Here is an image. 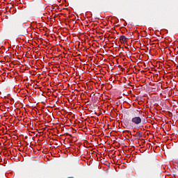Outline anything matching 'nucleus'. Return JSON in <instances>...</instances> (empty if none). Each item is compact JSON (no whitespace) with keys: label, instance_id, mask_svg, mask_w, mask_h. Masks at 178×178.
<instances>
[{"label":"nucleus","instance_id":"obj_1","mask_svg":"<svg viewBox=\"0 0 178 178\" xmlns=\"http://www.w3.org/2000/svg\"><path fill=\"white\" fill-rule=\"evenodd\" d=\"M131 122H132V123H134V124L138 126V125L141 124V122H143V120L140 117H134L131 119Z\"/></svg>","mask_w":178,"mask_h":178},{"label":"nucleus","instance_id":"obj_2","mask_svg":"<svg viewBox=\"0 0 178 178\" xmlns=\"http://www.w3.org/2000/svg\"><path fill=\"white\" fill-rule=\"evenodd\" d=\"M19 33L20 35H27L29 32L27 31V29H26V27L23 26V25H21L19 30Z\"/></svg>","mask_w":178,"mask_h":178},{"label":"nucleus","instance_id":"obj_3","mask_svg":"<svg viewBox=\"0 0 178 178\" xmlns=\"http://www.w3.org/2000/svg\"><path fill=\"white\" fill-rule=\"evenodd\" d=\"M134 137H136V138L138 140V138H141L143 137V132L141 131H137L136 135H134Z\"/></svg>","mask_w":178,"mask_h":178},{"label":"nucleus","instance_id":"obj_4","mask_svg":"<svg viewBox=\"0 0 178 178\" xmlns=\"http://www.w3.org/2000/svg\"><path fill=\"white\" fill-rule=\"evenodd\" d=\"M127 40V38L124 35H121L120 37V41H123L124 42H126Z\"/></svg>","mask_w":178,"mask_h":178},{"label":"nucleus","instance_id":"obj_5","mask_svg":"<svg viewBox=\"0 0 178 178\" xmlns=\"http://www.w3.org/2000/svg\"><path fill=\"white\" fill-rule=\"evenodd\" d=\"M122 127H127V125L126 124V122H124L122 124Z\"/></svg>","mask_w":178,"mask_h":178},{"label":"nucleus","instance_id":"obj_6","mask_svg":"<svg viewBox=\"0 0 178 178\" xmlns=\"http://www.w3.org/2000/svg\"><path fill=\"white\" fill-rule=\"evenodd\" d=\"M15 27H17V22H15V24H14Z\"/></svg>","mask_w":178,"mask_h":178},{"label":"nucleus","instance_id":"obj_7","mask_svg":"<svg viewBox=\"0 0 178 178\" xmlns=\"http://www.w3.org/2000/svg\"><path fill=\"white\" fill-rule=\"evenodd\" d=\"M67 136H69L70 137H72V134H67Z\"/></svg>","mask_w":178,"mask_h":178},{"label":"nucleus","instance_id":"obj_8","mask_svg":"<svg viewBox=\"0 0 178 178\" xmlns=\"http://www.w3.org/2000/svg\"><path fill=\"white\" fill-rule=\"evenodd\" d=\"M129 35H133V33H131V32L129 33Z\"/></svg>","mask_w":178,"mask_h":178},{"label":"nucleus","instance_id":"obj_9","mask_svg":"<svg viewBox=\"0 0 178 178\" xmlns=\"http://www.w3.org/2000/svg\"><path fill=\"white\" fill-rule=\"evenodd\" d=\"M128 133H130V134H131V131H127Z\"/></svg>","mask_w":178,"mask_h":178}]
</instances>
